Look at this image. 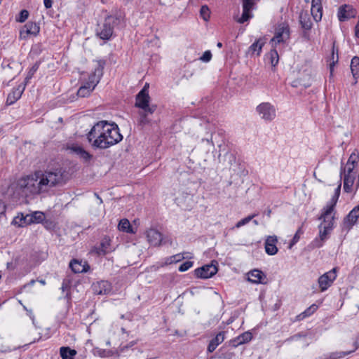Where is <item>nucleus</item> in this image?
Here are the masks:
<instances>
[{
	"mask_svg": "<svg viewBox=\"0 0 359 359\" xmlns=\"http://www.w3.org/2000/svg\"><path fill=\"white\" fill-rule=\"evenodd\" d=\"M105 65L106 61L104 60H96V66L93 73L95 74V76L102 78Z\"/></svg>",
	"mask_w": 359,
	"mask_h": 359,
	"instance_id": "nucleus-33",
	"label": "nucleus"
},
{
	"mask_svg": "<svg viewBox=\"0 0 359 359\" xmlns=\"http://www.w3.org/2000/svg\"><path fill=\"white\" fill-rule=\"evenodd\" d=\"M262 39H259L255 41L248 48V53L254 55L257 54V55H259L262 51V48L264 45V42L261 41Z\"/></svg>",
	"mask_w": 359,
	"mask_h": 359,
	"instance_id": "nucleus-29",
	"label": "nucleus"
},
{
	"mask_svg": "<svg viewBox=\"0 0 359 359\" xmlns=\"http://www.w3.org/2000/svg\"><path fill=\"white\" fill-rule=\"evenodd\" d=\"M210 9L206 5H203L201 6L200 9V15L205 20L208 21L210 18Z\"/></svg>",
	"mask_w": 359,
	"mask_h": 359,
	"instance_id": "nucleus-45",
	"label": "nucleus"
},
{
	"mask_svg": "<svg viewBox=\"0 0 359 359\" xmlns=\"http://www.w3.org/2000/svg\"><path fill=\"white\" fill-rule=\"evenodd\" d=\"M234 353L233 352L223 351V348H222L212 358H217L219 359H232Z\"/></svg>",
	"mask_w": 359,
	"mask_h": 359,
	"instance_id": "nucleus-39",
	"label": "nucleus"
},
{
	"mask_svg": "<svg viewBox=\"0 0 359 359\" xmlns=\"http://www.w3.org/2000/svg\"><path fill=\"white\" fill-rule=\"evenodd\" d=\"M318 309L316 304H312L311 306L307 308L304 312L297 316L296 318L297 321L304 320V318L312 315Z\"/></svg>",
	"mask_w": 359,
	"mask_h": 359,
	"instance_id": "nucleus-31",
	"label": "nucleus"
},
{
	"mask_svg": "<svg viewBox=\"0 0 359 359\" xmlns=\"http://www.w3.org/2000/svg\"><path fill=\"white\" fill-rule=\"evenodd\" d=\"M311 13L316 22L321 20L323 16L321 0H311Z\"/></svg>",
	"mask_w": 359,
	"mask_h": 359,
	"instance_id": "nucleus-18",
	"label": "nucleus"
},
{
	"mask_svg": "<svg viewBox=\"0 0 359 359\" xmlns=\"http://www.w3.org/2000/svg\"><path fill=\"white\" fill-rule=\"evenodd\" d=\"M334 217L332 216L330 220H328V221L326 220V222H324L325 223H327V224L323 225V226H325L327 229H328L331 231L334 228Z\"/></svg>",
	"mask_w": 359,
	"mask_h": 359,
	"instance_id": "nucleus-57",
	"label": "nucleus"
},
{
	"mask_svg": "<svg viewBox=\"0 0 359 359\" xmlns=\"http://www.w3.org/2000/svg\"><path fill=\"white\" fill-rule=\"evenodd\" d=\"M11 224L18 227H23L32 224V220L29 214L25 215L23 213H19L13 218Z\"/></svg>",
	"mask_w": 359,
	"mask_h": 359,
	"instance_id": "nucleus-21",
	"label": "nucleus"
},
{
	"mask_svg": "<svg viewBox=\"0 0 359 359\" xmlns=\"http://www.w3.org/2000/svg\"><path fill=\"white\" fill-rule=\"evenodd\" d=\"M44 6L46 8H50L52 7L53 1L52 0H43Z\"/></svg>",
	"mask_w": 359,
	"mask_h": 359,
	"instance_id": "nucleus-60",
	"label": "nucleus"
},
{
	"mask_svg": "<svg viewBox=\"0 0 359 359\" xmlns=\"http://www.w3.org/2000/svg\"><path fill=\"white\" fill-rule=\"evenodd\" d=\"M339 50L338 48H335L334 43L333 44L331 59L332 60V62L330 64V74H332L334 71V67L335 64L338 62L339 60Z\"/></svg>",
	"mask_w": 359,
	"mask_h": 359,
	"instance_id": "nucleus-36",
	"label": "nucleus"
},
{
	"mask_svg": "<svg viewBox=\"0 0 359 359\" xmlns=\"http://www.w3.org/2000/svg\"><path fill=\"white\" fill-rule=\"evenodd\" d=\"M40 32L39 25L34 22H27L20 31V38L27 39L29 35L37 36Z\"/></svg>",
	"mask_w": 359,
	"mask_h": 359,
	"instance_id": "nucleus-11",
	"label": "nucleus"
},
{
	"mask_svg": "<svg viewBox=\"0 0 359 359\" xmlns=\"http://www.w3.org/2000/svg\"><path fill=\"white\" fill-rule=\"evenodd\" d=\"M238 337L243 344L249 342L252 339V334L250 331L245 332Z\"/></svg>",
	"mask_w": 359,
	"mask_h": 359,
	"instance_id": "nucleus-48",
	"label": "nucleus"
},
{
	"mask_svg": "<svg viewBox=\"0 0 359 359\" xmlns=\"http://www.w3.org/2000/svg\"><path fill=\"white\" fill-rule=\"evenodd\" d=\"M217 262L212 261L210 264L202 266L194 270L196 277L201 279H207L212 277L217 272Z\"/></svg>",
	"mask_w": 359,
	"mask_h": 359,
	"instance_id": "nucleus-7",
	"label": "nucleus"
},
{
	"mask_svg": "<svg viewBox=\"0 0 359 359\" xmlns=\"http://www.w3.org/2000/svg\"><path fill=\"white\" fill-rule=\"evenodd\" d=\"M260 117L266 121H271L276 117V109L269 102H262L256 107Z\"/></svg>",
	"mask_w": 359,
	"mask_h": 359,
	"instance_id": "nucleus-8",
	"label": "nucleus"
},
{
	"mask_svg": "<svg viewBox=\"0 0 359 359\" xmlns=\"http://www.w3.org/2000/svg\"><path fill=\"white\" fill-rule=\"evenodd\" d=\"M177 200L179 201H178L179 205H180L182 208H184L185 210H191L192 208L193 204H194L193 196L192 195L187 194L184 197L185 201L188 202V204L187 205H183L182 204H181L182 201H180L179 198Z\"/></svg>",
	"mask_w": 359,
	"mask_h": 359,
	"instance_id": "nucleus-43",
	"label": "nucleus"
},
{
	"mask_svg": "<svg viewBox=\"0 0 359 359\" xmlns=\"http://www.w3.org/2000/svg\"><path fill=\"white\" fill-rule=\"evenodd\" d=\"M92 290L95 294H107L111 292V285L107 280H100L93 283Z\"/></svg>",
	"mask_w": 359,
	"mask_h": 359,
	"instance_id": "nucleus-13",
	"label": "nucleus"
},
{
	"mask_svg": "<svg viewBox=\"0 0 359 359\" xmlns=\"http://www.w3.org/2000/svg\"><path fill=\"white\" fill-rule=\"evenodd\" d=\"M306 337V334H304L297 333L296 334H294V335L287 338L285 340V342H290L292 341H296V340H298L299 339H300L301 337Z\"/></svg>",
	"mask_w": 359,
	"mask_h": 359,
	"instance_id": "nucleus-54",
	"label": "nucleus"
},
{
	"mask_svg": "<svg viewBox=\"0 0 359 359\" xmlns=\"http://www.w3.org/2000/svg\"><path fill=\"white\" fill-rule=\"evenodd\" d=\"M359 218V204L353 208L344 218L343 224L345 228L351 229L356 224Z\"/></svg>",
	"mask_w": 359,
	"mask_h": 359,
	"instance_id": "nucleus-12",
	"label": "nucleus"
},
{
	"mask_svg": "<svg viewBox=\"0 0 359 359\" xmlns=\"http://www.w3.org/2000/svg\"><path fill=\"white\" fill-rule=\"evenodd\" d=\"M337 278V268H334L328 272L320 276L318 278V284L321 291L326 290Z\"/></svg>",
	"mask_w": 359,
	"mask_h": 359,
	"instance_id": "nucleus-9",
	"label": "nucleus"
},
{
	"mask_svg": "<svg viewBox=\"0 0 359 359\" xmlns=\"http://www.w3.org/2000/svg\"><path fill=\"white\" fill-rule=\"evenodd\" d=\"M319 238H316L313 241V245L315 248H321L324 243V242L328 238V235L331 232L330 230L327 229L325 226H323V224L321 223L319 226Z\"/></svg>",
	"mask_w": 359,
	"mask_h": 359,
	"instance_id": "nucleus-17",
	"label": "nucleus"
},
{
	"mask_svg": "<svg viewBox=\"0 0 359 359\" xmlns=\"http://www.w3.org/2000/svg\"><path fill=\"white\" fill-rule=\"evenodd\" d=\"M70 149L74 154L77 155L85 163L89 162L93 158V155H91L81 146L73 145L70 147Z\"/></svg>",
	"mask_w": 359,
	"mask_h": 359,
	"instance_id": "nucleus-22",
	"label": "nucleus"
},
{
	"mask_svg": "<svg viewBox=\"0 0 359 359\" xmlns=\"http://www.w3.org/2000/svg\"><path fill=\"white\" fill-rule=\"evenodd\" d=\"M242 4L243 9L249 11H251L255 5L254 0H242Z\"/></svg>",
	"mask_w": 359,
	"mask_h": 359,
	"instance_id": "nucleus-50",
	"label": "nucleus"
},
{
	"mask_svg": "<svg viewBox=\"0 0 359 359\" xmlns=\"http://www.w3.org/2000/svg\"><path fill=\"white\" fill-rule=\"evenodd\" d=\"M357 11L349 4H344L339 6L337 16L340 22H345L355 17Z\"/></svg>",
	"mask_w": 359,
	"mask_h": 359,
	"instance_id": "nucleus-10",
	"label": "nucleus"
},
{
	"mask_svg": "<svg viewBox=\"0 0 359 359\" xmlns=\"http://www.w3.org/2000/svg\"><path fill=\"white\" fill-rule=\"evenodd\" d=\"M110 239L105 237L102 239L100 243V246L97 248V254L99 255H106L111 251L110 249Z\"/></svg>",
	"mask_w": 359,
	"mask_h": 359,
	"instance_id": "nucleus-26",
	"label": "nucleus"
},
{
	"mask_svg": "<svg viewBox=\"0 0 359 359\" xmlns=\"http://www.w3.org/2000/svg\"><path fill=\"white\" fill-rule=\"evenodd\" d=\"M69 267L75 273H85L90 269L86 262H83L82 260L73 259L69 263Z\"/></svg>",
	"mask_w": 359,
	"mask_h": 359,
	"instance_id": "nucleus-16",
	"label": "nucleus"
},
{
	"mask_svg": "<svg viewBox=\"0 0 359 359\" xmlns=\"http://www.w3.org/2000/svg\"><path fill=\"white\" fill-rule=\"evenodd\" d=\"M229 344L230 346H231L232 347H237L239 345H241L243 344L242 342L241 341V339L240 337L238 336L237 337L231 339L229 341Z\"/></svg>",
	"mask_w": 359,
	"mask_h": 359,
	"instance_id": "nucleus-56",
	"label": "nucleus"
},
{
	"mask_svg": "<svg viewBox=\"0 0 359 359\" xmlns=\"http://www.w3.org/2000/svg\"><path fill=\"white\" fill-rule=\"evenodd\" d=\"M28 17H29V12L25 9H22L20 11V12L19 13V15L16 17L15 20L17 22H24L27 20Z\"/></svg>",
	"mask_w": 359,
	"mask_h": 359,
	"instance_id": "nucleus-47",
	"label": "nucleus"
},
{
	"mask_svg": "<svg viewBox=\"0 0 359 359\" xmlns=\"http://www.w3.org/2000/svg\"><path fill=\"white\" fill-rule=\"evenodd\" d=\"M337 203V202L334 200L330 199V201L327 202L326 206L323 208L322 214L319 217V219H323L324 222H326V219L333 212Z\"/></svg>",
	"mask_w": 359,
	"mask_h": 359,
	"instance_id": "nucleus-25",
	"label": "nucleus"
},
{
	"mask_svg": "<svg viewBox=\"0 0 359 359\" xmlns=\"http://www.w3.org/2000/svg\"><path fill=\"white\" fill-rule=\"evenodd\" d=\"M40 65L39 62H36L29 70L27 76L25 77V83H28L29 80H30L36 72L38 70Z\"/></svg>",
	"mask_w": 359,
	"mask_h": 359,
	"instance_id": "nucleus-42",
	"label": "nucleus"
},
{
	"mask_svg": "<svg viewBox=\"0 0 359 359\" xmlns=\"http://www.w3.org/2000/svg\"><path fill=\"white\" fill-rule=\"evenodd\" d=\"M356 175H342L344 178V190L346 193L352 191V187L354 184Z\"/></svg>",
	"mask_w": 359,
	"mask_h": 359,
	"instance_id": "nucleus-27",
	"label": "nucleus"
},
{
	"mask_svg": "<svg viewBox=\"0 0 359 359\" xmlns=\"http://www.w3.org/2000/svg\"><path fill=\"white\" fill-rule=\"evenodd\" d=\"M266 275L259 269H254L248 273V280L253 283H265Z\"/></svg>",
	"mask_w": 359,
	"mask_h": 359,
	"instance_id": "nucleus-19",
	"label": "nucleus"
},
{
	"mask_svg": "<svg viewBox=\"0 0 359 359\" xmlns=\"http://www.w3.org/2000/svg\"><path fill=\"white\" fill-rule=\"evenodd\" d=\"M32 51L36 54L39 55L41 53L42 48H41V43H36L32 47Z\"/></svg>",
	"mask_w": 359,
	"mask_h": 359,
	"instance_id": "nucleus-58",
	"label": "nucleus"
},
{
	"mask_svg": "<svg viewBox=\"0 0 359 359\" xmlns=\"http://www.w3.org/2000/svg\"><path fill=\"white\" fill-rule=\"evenodd\" d=\"M69 280H64L63 282H62V287H61V290L62 291H65L66 290H67L69 288Z\"/></svg>",
	"mask_w": 359,
	"mask_h": 359,
	"instance_id": "nucleus-59",
	"label": "nucleus"
},
{
	"mask_svg": "<svg viewBox=\"0 0 359 359\" xmlns=\"http://www.w3.org/2000/svg\"><path fill=\"white\" fill-rule=\"evenodd\" d=\"M355 165H348L341 163L340 168V177L342 178V175H356V172H353Z\"/></svg>",
	"mask_w": 359,
	"mask_h": 359,
	"instance_id": "nucleus-32",
	"label": "nucleus"
},
{
	"mask_svg": "<svg viewBox=\"0 0 359 359\" xmlns=\"http://www.w3.org/2000/svg\"><path fill=\"white\" fill-rule=\"evenodd\" d=\"M93 90L94 88H93L89 85H87V83H86L83 86H81L79 88L77 91V95L81 97H88Z\"/></svg>",
	"mask_w": 359,
	"mask_h": 359,
	"instance_id": "nucleus-34",
	"label": "nucleus"
},
{
	"mask_svg": "<svg viewBox=\"0 0 359 359\" xmlns=\"http://www.w3.org/2000/svg\"><path fill=\"white\" fill-rule=\"evenodd\" d=\"M121 18L120 15L107 16L103 23L98 25L96 29L97 36L102 40H109L113 35L114 27L119 24Z\"/></svg>",
	"mask_w": 359,
	"mask_h": 359,
	"instance_id": "nucleus-5",
	"label": "nucleus"
},
{
	"mask_svg": "<svg viewBox=\"0 0 359 359\" xmlns=\"http://www.w3.org/2000/svg\"><path fill=\"white\" fill-rule=\"evenodd\" d=\"M257 215V214L256 213H254V214H252L250 215H248V217L241 219L240 221H238L236 225H235V228H240L247 224H248L253 218H255L256 216Z\"/></svg>",
	"mask_w": 359,
	"mask_h": 359,
	"instance_id": "nucleus-41",
	"label": "nucleus"
},
{
	"mask_svg": "<svg viewBox=\"0 0 359 359\" xmlns=\"http://www.w3.org/2000/svg\"><path fill=\"white\" fill-rule=\"evenodd\" d=\"M290 27L286 23H280L276 29L274 36L271 39L270 43L276 45L284 43L290 38Z\"/></svg>",
	"mask_w": 359,
	"mask_h": 359,
	"instance_id": "nucleus-6",
	"label": "nucleus"
},
{
	"mask_svg": "<svg viewBox=\"0 0 359 359\" xmlns=\"http://www.w3.org/2000/svg\"><path fill=\"white\" fill-rule=\"evenodd\" d=\"M269 57L272 67H276L279 61V55L276 48H273L270 50Z\"/></svg>",
	"mask_w": 359,
	"mask_h": 359,
	"instance_id": "nucleus-38",
	"label": "nucleus"
},
{
	"mask_svg": "<svg viewBox=\"0 0 359 359\" xmlns=\"http://www.w3.org/2000/svg\"><path fill=\"white\" fill-rule=\"evenodd\" d=\"M109 353V351H106L105 349H101V348H95V355H98L100 357H106L108 356V353Z\"/></svg>",
	"mask_w": 359,
	"mask_h": 359,
	"instance_id": "nucleus-55",
	"label": "nucleus"
},
{
	"mask_svg": "<svg viewBox=\"0 0 359 359\" xmlns=\"http://www.w3.org/2000/svg\"><path fill=\"white\" fill-rule=\"evenodd\" d=\"M29 217H32V224L34 223H42L45 219V215L43 212L40 211H36L32 214H29Z\"/></svg>",
	"mask_w": 359,
	"mask_h": 359,
	"instance_id": "nucleus-40",
	"label": "nucleus"
},
{
	"mask_svg": "<svg viewBox=\"0 0 359 359\" xmlns=\"http://www.w3.org/2000/svg\"><path fill=\"white\" fill-rule=\"evenodd\" d=\"M212 58V53L210 50H206L203 53V55L200 57V60L204 62H208Z\"/></svg>",
	"mask_w": 359,
	"mask_h": 359,
	"instance_id": "nucleus-53",
	"label": "nucleus"
},
{
	"mask_svg": "<svg viewBox=\"0 0 359 359\" xmlns=\"http://www.w3.org/2000/svg\"><path fill=\"white\" fill-rule=\"evenodd\" d=\"M299 18L301 27L304 29L303 36L306 38L308 34L307 32L312 28L313 23L307 11L301 12Z\"/></svg>",
	"mask_w": 359,
	"mask_h": 359,
	"instance_id": "nucleus-14",
	"label": "nucleus"
},
{
	"mask_svg": "<svg viewBox=\"0 0 359 359\" xmlns=\"http://www.w3.org/2000/svg\"><path fill=\"white\" fill-rule=\"evenodd\" d=\"M60 356L62 359H74L76 351L68 346H62L60 349Z\"/></svg>",
	"mask_w": 359,
	"mask_h": 359,
	"instance_id": "nucleus-28",
	"label": "nucleus"
},
{
	"mask_svg": "<svg viewBox=\"0 0 359 359\" xmlns=\"http://www.w3.org/2000/svg\"><path fill=\"white\" fill-rule=\"evenodd\" d=\"M355 36L357 38H359V22H358L355 27Z\"/></svg>",
	"mask_w": 359,
	"mask_h": 359,
	"instance_id": "nucleus-63",
	"label": "nucleus"
},
{
	"mask_svg": "<svg viewBox=\"0 0 359 359\" xmlns=\"http://www.w3.org/2000/svg\"><path fill=\"white\" fill-rule=\"evenodd\" d=\"M20 191L25 196L40 194L46 192L45 187L41 185V179L36 177V172L34 175L22 177L18 182Z\"/></svg>",
	"mask_w": 359,
	"mask_h": 359,
	"instance_id": "nucleus-4",
	"label": "nucleus"
},
{
	"mask_svg": "<svg viewBox=\"0 0 359 359\" xmlns=\"http://www.w3.org/2000/svg\"><path fill=\"white\" fill-rule=\"evenodd\" d=\"M6 210L5 205L2 201L0 200V216L3 214H4Z\"/></svg>",
	"mask_w": 359,
	"mask_h": 359,
	"instance_id": "nucleus-61",
	"label": "nucleus"
},
{
	"mask_svg": "<svg viewBox=\"0 0 359 359\" xmlns=\"http://www.w3.org/2000/svg\"><path fill=\"white\" fill-rule=\"evenodd\" d=\"M147 238L149 243L154 246H158L163 243L162 234L154 229L147 231Z\"/></svg>",
	"mask_w": 359,
	"mask_h": 359,
	"instance_id": "nucleus-15",
	"label": "nucleus"
},
{
	"mask_svg": "<svg viewBox=\"0 0 359 359\" xmlns=\"http://www.w3.org/2000/svg\"><path fill=\"white\" fill-rule=\"evenodd\" d=\"M118 228L120 231L126 232V233H133L132 226L127 219H122L120 220Z\"/></svg>",
	"mask_w": 359,
	"mask_h": 359,
	"instance_id": "nucleus-35",
	"label": "nucleus"
},
{
	"mask_svg": "<svg viewBox=\"0 0 359 359\" xmlns=\"http://www.w3.org/2000/svg\"><path fill=\"white\" fill-rule=\"evenodd\" d=\"M354 346H355V349H357L359 347V334L356 337V339L354 341Z\"/></svg>",
	"mask_w": 359,
	"mask_h": 359,
	"instance_id": "nucleus-64",
	"label": "nucleus"
},
{
	"mask_svg": "<svg viewBox=\"0 0 359 359\" xmlns=\"http://www.w3.org/2000/svg\"><path fill=\"white\" fill-rule=\"evenodd\" d=\"M36 174L41 179V185L45 187L46 191L50 188L65 184L69 179L67 169L54 161H50L43 171H36Z\"/></svg>",
	"mask_w": 359,
	"mask_h": 359,
	"instance_id": "nucleus-2",
	"label": "nucleus"
},
{
	"mask_svg": "<svg viewBox=\"0 0 359 359\" xmlns=\"http://www.w3.org/2000/svg\"><path fill=\"white\" fill-rule=\"evenodd\" d=\"M358 159H359V156L353 152L350 155L346 164L351 165H351L355 166L358 164Z\"/></svg>",
	"mask_w": 359,
	"mask_h": 359,
	"instance_id": "nucleus-49",
	"label": "nucleus"
},
{
	"mask_svg": "<svg viewBox=\"0 0 359 359\" xmlns=\"http://www.w3.org/2000/svg\"><path fill=\"white\" fill-rule=\"evenodd\" d=\"M150 96L146 90L141 89L135 96V107L140 109L138 112V126L144 127L151 123L149 115L154 114L157 109L156 104H150Z\"/></svg>",
	"mask_w": 359,
	"mask_h": 359,
	"instance_id": "nucleus-3",
	"label": "nucleus"
},
{
	"mask_svg": "<svg viewBox=\"0 0 359 359\" xmlns=\"http://www.w3.org/2000/svg\"><path fill=\"white\" fill-rule=\"evenodd\" d=\"M101 78L95 75V74L92 73L89 77L88 81L86 82L87 85H89L93 88L95 89V86L100 82Z\"/></svg>",
	"mask_w": 359,
	"mask_h": 359,
	"instance_id": "nucleus-44",
	"label": "nucleus"
},
{
	"mask_svg": "<svg viewBox=\"0 0 359 359\" xmlns=\"http://www.w3.org/2000/svg\"><path fill=\"white\" fill-rule=\"evenodd\" d=\"M194 264V262L191 261H186L185 262L182 263L180 266L178 270L180 272H184L189 270Z\"/></svg>",
	"mask_w": 359,
	"mask_h": 359,
	"instance_id": "nucleus-52",
	"label": "nucleus"
},
{
	"mask_svg": "<svg viewBox=\"0 0 359 359\" xmlns=\"http://www.w3.org/2000/svg\"><path fill=\"white\" fill-rule=\"evenodd\" d=\"M341 183H339V184L338 185V187L335 189V191H334V195L339 197L340 196V192H341Z\"/></svg>",
	"mask_w": 359,
	"mask_h": 359,
	"instance_id": "nucleus-62",
	"label": "nucleus"
},
{
	"mask_svg": "<svg viewBox=\"0 0 359 359\" xmlns=\"http://www.w3.org/2000/svg\"><path fill=\"white\" fill-rule=\"evenodd\" d=\"M23 90H20V88H14L8 95L6 99V104L11 105L18 100L23 93Z\"/></svg>",
	"mask_w": 359,
	"mask_h": 359,
	"instance_id": "nucleus-24",
	"label": "nucleus"
},
{
	"mask_svg": "<svg viewBox=\"0 0 359 359\" xmlns=\"http://www.w3.org/2000/svg\"><path fill=\"white\" fill-rule=\"evenodd\" d=\"M278 242L276 236H269L265 241V251L269 255H274L278 252L276 243Z\"/></svg>",
	"mask_w": 359,
	"mask_h": 359,
	"instance_id": "nucleus-20",
	"label": "nucleus"
},
{
	"mask_svg": "<svg viewBox=\"0 0 359 359\" xmlns=\"http://www.w3.org/2000/svg\"><path fill=\"white\" fill-rule=\"evenodd\" d=\"M304 231L301 227L297 229L290 243V248H291L293 245L296 244L299 241L300 238V235H302Z\"/></svg>",
	"mask_w": 359,
	"mask_h": 359,
	"instance_id": "nucleus-51",
	"label": "nucleus"
},
{
	"mask_svg": "<svg viewBox=\"0 0 359 359\" xmlns=\"http://www.w3.org/2000/svg\"><path fill=\"white\" fill-rule=\"evenodd\" d=\"M350 67L353 76L356 78L359 73V57L354 56L351 59Z\"/></svg>",
	"mask_w": 359,
	"mask_h": 359,
	"instance_id": "nucleus-37",
	"label": "nucleus"
},
{
	"mask_svg": "<svg viewBox=\"0 0 359 359\" xmlns=\"http://www.w3.org/2000/svg\"><path fill=\"white\" fill-rule=\"evenodd\" d=\"M224 340V332H219L217 335L210 341L207 348L208 353H212L217 347Z\"/></svg>",
	"mask_w": 359,
	"mask_h": 359,
	"instance_id": "nucleus-23",
	"label": "nucleus"
},
{
	"mask_svg": "<svg viewBox=\"0 0 359 359\" xmlns=\"http://www.w3.org/2000/svg\"><path fill=\"white\" fill-rule=\"evenodd\" d=\"M87 139L93 148L105 149L120 142L123 135L116 123L101 121L91 128Z\"/></svg>",
	"mask_w": 359,
	"mask_h": 359,
	"instance_id": "nucleus-1",
	"label": "nucleus"
},
{
	"mask_svg": "<svg viewBox=\"0 0 359 359\" xmlns=\"http://www.w3.org/2000/svg\"><path fill=\"white\" fill-rule=\"evenodd\" d=\"M184 254L187 255V254H190V253L189 252H184L183 254L179 253V254H176L172 256L166 257L165 264L168 265V264H171L173 263H177L185 258H191V257H189V256L184 257Z\"/></svg>",
	"mask_w": 359,
	"mask_h": 359,
	"instance_id": "nucleus-30",
	"label": "nucleus"
},
{
	"mask_svg": "<svg viewBox=\"0 0 359 359\" xmlns=\"http://www.w3.org/2000/svg\"><path fill=\"white\" fill-rule=\"evenodd\" d=\"M251 18H252V15L251 14V11H245L243 9V13L240 18L238 19L237 22L243 24L248 20H249Z\"/></svg>",
	"mask_w": 359,
	"mask_h": 359,
	"instance_id": "nucleus-46",
	"label": "nucleus"
}]
</instances>
